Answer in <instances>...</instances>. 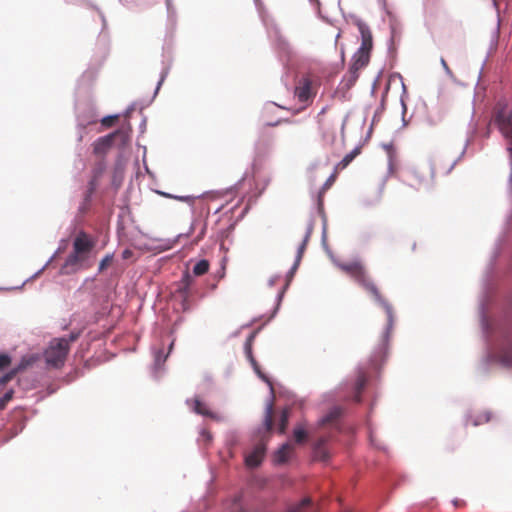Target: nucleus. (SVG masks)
I'll use <instances>...</instances> for the list:
<instances>
[{
  "instance_id": "nucleus-1",
  "label": "nucleus",
  "mask_w": 512,
  "mask_h": 512,
  "mask_svg": "<svg viewBox=\"0 0 512 512\" xmlns=\"http://www.w3.org/2000/svg\"><path fill=\"white\" fill-rule=\"evenodd\" d=\"M338 268L349 275L361 288H363L376 302L383 305L388 317V325L383 335V345L388 344L393 324L392 307L384 300L379 288L360 261L343 262L337 264Z\"/></svg>"
},
{
  "instance_id": "nucleus-2",
  "label": "nucleus",
  "mask_w": 512,
  "mask_h": 512,
  "mask_svg": "<svg viewBox=\"0 0 512 512\" xmlns=\"http://www.w3.org/2000/svg\"><path fill=\"white\" fill-rule=\"evenodd\" d=\"M358 30L361 34V45L353 55L352 64L346 75L347 86L354 85L359 77V71L368 65L370 52L373 48V37L370 28L362 21L357 22Z\"/></svg>"
},
{
  "instance_id": "nucleus-3",
  "label": "nucleus",
  "mask_w": 512,
  "mask_h": 512,
  "mask_svg": "<svg viewBox=\"0 0 512 512\" xmlns=\"http://www.w3.org/2000/svg\"><path fill=\"white\" fill-rule=\"evenodd\" d=\"M95 243L85 232H80L73 241V250L61 267L62 274H72L85 267V262Z\"/></svg>"
},
{
  "instance_id": "nucleus-4",
  "label": "nucleus",
  "mask_w": 512,
  "mask_h": 512,
  "mask_svg": "<svg viewBox=\"0 0 512 512\" xmlns=\"http://www.w3.org/2000/svg\"><path fill=\"white\" fill-rule=\"evenodd\" d=\"M492 122L508 141V151L512 155V105L499 101L493 109Z\"/></svg>"
},
{
  "instance_id": "nucleus-5",
  "label": "nucleus",
  "mask_w": 512,
  "mask_h": 512,
  "mask_svg": "<svg viewBox=\"0 0 512 512\" xmlns=\"http://www.w3.org/2000/svg\"><path fill=\"white\" fill-rule=\"evenodd\" d=\"M69 347L65 338L53 339L44 352L46 363L54 368H60L64 365Z\"/></svg>"
},
{
  "instance_id": "nucleus-6",
  "label": "nucleus",
  "mask_w": 512,
  "mask_h": 512,
  "mask_svg": "<svg viewBox=\"0 0 512 512\" xmlns=\"http://www.w3.org/2000/svg\"><path fill=\"white\" fill-rule=\"evenodd\" d=\"M319 86L320 80L318 77L310 74L305 75L298 81L294 94L301 103L312 102Z\"/></svg>"
},
{
  "instance_id": "nucleus-7",
  "label": "nucleus",
  "mask_w": 512,
  "mask_h": 512,
  "mask_svg": "<svg viewBox=\"0 0 512 512\" xmlns=\"http://www.w3.org/2000/svg\"><path fill=\"white\" fill-rule=\"evenodd\" d=\"M455 165L454 161H446L444 158L437 157L431 159L427 166L424 167V170H427L430 174V178L426 180H421V183L432 184L434 178L437 175H447L451 172Z\"/></svg>"
},
{
  "instance_id": "nucleus-8",
  "label": "nucleus",
  "mask_w": 512,
  "mask_h": 512,
  "mask_svg": "<svg viewBox=\"0 0 512 512\" xmlns=\"http://www.w3.org/2000/svg\"><path fill=\"white\" fill-rule=\"evenodd\" d=\"M116 137H122V139L124 140L126 134L121 130H117L104 137L98 138L93 144L94 153L97 155L105 154L113 145L114 139Z\"/></svg>"
},
{
  "instance_id": "nucleus-9",
  "label": "nucleus",
  "mask_w": 512,
  "mask_h": 512,
  "mask_svg": "<svg viewBox=\"0 0 512 512\" xmlns=\"http://www.w3.org/2000/svg\"><path fill=\"white\" fill-rule=\"evenodd\" d=\"M255 332H252L248 338L246 339V342H245V345H244V350H245V354H246V357L247 359L249 360V362L251 363L254 371L257 373V375L263 379L264 381L266 382H269V379L266 377V375L261 371L260 369V366L259 364L257 363L256 359L254 358L253 356V352H252V345H253V342H254V339H255Z\"/></svg>"
},
{
  "instance_id": "nucleus-10",
  "label": "nucleus",
  "mask_w": 512,
  "mask_h": 512,
  "mask_svg": "<svg viewBox=\"0 0 512 512\" xmlns=\"http://www.w3.org/2000/svg\"><path fill=\"white\" fill-rule=\"evenodd\" d=\"M266 451L265 444L259 443L255 446L253 451L249 453L245 458V463L250 468L259 466L264 458Z\"/></svg>"
},
{
  "instance_id": "nucleus-11",
  "label": "nucleus",
  "mask_w": 512,
  "mask_h": 512,
  "mask_svg": "<svg viewBox=\"0 0 512 512\" xmlns=\"http://www.w3.org/2000/svg\"><path fill=\"white\" fill-rule=\"evenodd\" d=\"M330 440V436H321L314 444V457L320 461H327L330 458V454L326 449L325 445Z\"/></svg>"
},
{
  "instance_id": "nucleus-12",
  "label": "nucleus",
  "mask_w": 512,
  "mask_h": 512,
  "mask_svg": "<svg viewBox=\"0 0 512 512\" xmlns=\"http://www.w3.org/2000/svg\"><path fill=\"white\" fill-rule=\"evenodd\" d=\"M293 452V446L290 443L283 444L275 453L274 461L277 464L286 463Z\"/></svg>"
},
{
  "instance_id": "nucleus-13",
  "label": "nucleus",
  "mask_w": 512,
  "mask_h": 512,
  "mask_svg": "<svg viewBox=\"0 0 512 512\" xmlns=\"http://www.w3.org/2000/svg\"><path fill=\"white\" fill-rule=\"evenodd\" d=\"M340 415L341 409L338 407L333 408L325 417H323L319 421V427L323 428L327 426H332L338 429L337 420L339 419Z\"/></svg>"
},
{
  "instance_id": "nucleus-14",
  "label": "nucleus",
  "mask_w": 512,
  "mask_h": 512,
  "mask_svg": "<svg viewBox=\"0 0 512 512\" xmlns=\"http://www.w3.org/2000/svg\"><path fill=\"white\" fill-rule=\"evenodd\" d=\"M190 403V401H188ZM192 409L195 413L199 415H203L212 419H218V416L213 413L204 403L201 402L200 399L194 398L191 400Z\"/></svg>"
},
{
  "instance_id": "nucleus-15",
  "label": "nucleus",
  "mask_w": 512,
  "mask_h": 512,
  "mask_svg": "<svg viewBox=\"0 0 512 512\" xmlns=\"http://www.w3.org/2000/svg\"><path fill=\"white\" fill-rule=\"evenodd\" d=\"M263 424L265 433L270 434L274 427V406L272 401L266 405Z\"/></svg>"
},
{
  "instance_id": "nucleus-16",
  "label": "nucleus",
  "mask_w": 512,
  "mask_h": 512,
  "mask_svg": "<svg viewBox=\"0 0 512 512\" xmlns=\"http://www.w3.org/2000/svg\"><path fill=\"white\" fill-rule=\"evenodd\" d=\"M360 153L359 148H355L350 153L344 156V158L336 164L335 169L336 173H339L340 171L344 170L353 160L354 158Z\"/></svg>"
},
{
  "instance_id": "nucleus-17",
  "label": "nucleus",
  "mask_w": 512,
  "mask_h": 512,
  "mask_svg": "<svg viewBox=\"0 0 512 512\" xmlns=\"http://www.w3.org/2000/svg\"><path fill=\"white\" fill-rule=\"evenodd\" d=\"M311 231H312V228L310 227L306 233V236L302 242V244L300 245L299 249H298V252H297V256H296V260H295V263L291 269V273H294L296 271V269L298 268L299 266V263L302 259V256H303V253L306 249V245H307V242H308V239L310 237V234H311Z\"/></svg>"
},
{
  "instance_id": "nucleus-18",
  "label": "nucleus",
  "mask_w": 512,
  "mask_h": 512,
  "mask_svg": "<svg viewBox=\"0 0 512 512\" xmlns=\"http://www.w3.org/2000/svg\"><path fill=\"white\" fill-rule=\"evenodd\" d=\"M293 437L297 444H302L307 440L308 433L304 424H297L295 426L293 430Z\"/></svg>"
},
{
  "instance_id": "nucleus-19",
  "label": "nucleus",
  "mask_w": 512,
  "mask_h": 512,
  "mask_svg": "<svg viewBox=\"0 0 512 512\" xmlns=\"http://www.w3.org/2000/svg\"><path fill=\"white\" fill-rule=\"evenodd\" d=\"M288 512H315L310 498H304L298 505L292 507Z\"/></svg>"
},
{
  "instance_id": "nucleus-20",
  "label": "nucleus",
  "mask_w": 512,
  "mask_h": 512,
  "mask_svg": "<svg viewBox=\"0 0 512 512\" xmlns=\"http://www.w3.org/2000/svg\"><path fill=\"white\" fill-rule=\"evenodd\" d=\"M209 267H210L209 261L206 259H202L194 265L193 274L195 276H202L208 272Z\"/></svg>"
},
{
  "instance_id": "nucleus-21",
  "label": "nucleus",
  "mask_w": 512,
  "mask_h": 512,
  "mask_svg": "<svg viewBox=\"0 0 512 512\" xmlns=\"http://www.w3.org/2000/svg\"><path fill=\"white\" fill-rule=\"evenodd\" d=\"M289 421V411L283 410L280 416V421L278 424V432L280 434H284L286 432Z\"/></svg>"
},
{
  "instance_id": "nucleus-22",
  "label": "nucleus",
  "mask_w": 512,
  "mask_h": 512,
  "mask_svg": "<svg viewBox=\"0 0 512 512\" xmlns=\"http://www.w3.org/2000/svg\"><path fill=\"white\" fill-rule=\"evenodd\" d=\"M500 358H501V362L505 366L512 367V347H510L509 349L503 351V353L501 354Z\"/></svg>"
},
{
  "instance_id": "nucleus-23",
  "label": "nucleus",
  "mask_w": 512,
  "mask_h": 512,
  "mask_svg": "<svg viewBox=\"0 0 512 512\" xmlns=\"http://www.w3.org/2000/svg\"><path fill=\"white\" fill-rule=\"evenodd\" d=\"M192 282H193L192 276L188 272H185L183 277H182L183 287L181 288V291L183 293L187 294L188 293V289L191 286Z\"/></svg>"
},
{
  "instance_id": "nucleus-24",
  "label": "nucleus",
  "mask_w": 512,
  "mask_h": 512,
  "mask_svg": "<svg viewBox=\"0 0 512 512\" xmlns=\"http://www.w3.org/2000/svg\"><path fill=\"white\" fill-rule=\"evenodd\" d=\"M113 261V254H107L101 261H100V264H99V272H103L105 269L108 268V266L111 265Z\"/></svg>"
},
{
  "instance_id": "nucleus-25",
  "label": "nucleus",
  "mask_w": 512,
  "mask_h": 512,
  "mask_svg": "<svg viewBox=\"0 0 512 512\" xmlns=\"http://www.w3.org/2000/svg\"><path fill=\"white\" fill-rule=\"evenodd\" d=\"M12 398H13V391H12V390L7 391V392L3 395V397H1V398H0V410H3V409L6 407L7 403H8L10 400H12Z\"/></svg>"
},
{
  "instance_id": "nucleus-26",
  "label": "nucleus",
  "mask_w": 512,
  "mask_h": 512,
  "mask_svg": "<svg viewBox=\"0 0 512 512\" xmlns=\"http://www.w3.org/2000/svg\"><path fill=\"white\" fill-rule=\"evenodd\" d=\"M337 175H338V173H336V169L334 168V172L329 176V178L326 180V182L324 183V185L322 187L323 192L328 190L333 185V183L335 182V180L337 178Z\"/></svg>"
},
{
  "instance_id": "nucleus-27",
  "label": "nucleus",
  "mask_w": 512,
  "mask_h": 512,
  "mask_svg": "<svg viewBox=\"0 0 512 512\" xmlns=\"http://www.w3.org/2000/svg\"><path fill=\"white\" fill-rule=\"evenodd\" d=\"M11 363V358L7 354L0 355V370L7 368Z\"/></svg>"
},
{
  "instance_id": "nucleus-28",
  "label": "nucleus",
  "mask_w": 512,
  "mask_h": 512,
  "mask_svg": "<svg viewBox=\"0 0 512 512\" xmlns=\"http://www.w3.org/2000/svg\"><path fill=\"white\" fill-rule=\"evenodd\" d=\"M118 119L117 115L114 116H106L101 120V123L103 126L110 127L112 126L115 121Z\"/></svg>"
},
{
  "instance_id": "nucleus-29",
  "label": "nucleus",
  "mask_w": 512,
  "mask_h": 512,
  "mask_svg": "<svg viewBox=\"0 0 512 512\" xmlns=\"http://www.w3.org/2000/svg\"><path fill=\"white\" fill-rule=\"evenodd\" d=\"M67 341V345L70 348V344L75 342L79 338V332H72L68 337H64Z\"/></svg>"
},
{
  "instance_id": "nucleus-30",
  "label": "nucleus",
  "mask_w": 512,
  "mask_h": 512,
  "mask_svg": "<svg viewBox=\"0 0 512 512\" xmlns=\"http://www.w3.org/2000/svg\"><path fill=\"white\" fill-rule=\"evenodd\" d=\"M166 358H167V355L164 356L163 352L161 350L156 352V354H155V361L158 365L163 363L166 360Z\"/></svg>"
},
{
  "instance_id": "nucleus-31",
  "label": "nucleus",
  "mask_w": 512,
  "mask_h": 512,
  "mask_svg": "<svg viewBox=\"0 0 512 512\" xmlns=\"http://www.w3.org/2000/svg\"><path fill=\"white\" fill-rule=\"evenodd\" d=\"M441 65L443 66L444 70L446 71V73L448 75H452V71L449 68V66H448V64H447V62H446V60L444 58H441Z\"/></svg>"
},
{
  "instance_id": "nucleus-32",
  "label": "nucleus",
  "mask_w": 512,
  "mask_h": 512,
  "mask_svg": "<svg viewBox=\"0 0 512 512\" xmlns=\"http://www.w3.org/2000/svg\"><path fill=\"white\" fill-rule=\"evenodd\" d=\"M131 255H132V251L129 249L124 250L122 253V257L124 259H128L129 257H131Z\"/></svg>"
},
{
  "instance_id": "nucleus-33",
  "label": "nucleus",
  "mask_w": 512,
  "mask_h": 512,
  "mask_svg": "<svg viewBox=\"0 0 512 512\" xmlns=\"http://www.w3.org/2000/svg\"><path fill=\"white\" fill-rule=\"evenodd\" d=\"M365 385V380L364 379H359L358 380V383H357V386H358V390H361Z\"/></svg>"
},
{
  "instance_id": "nucleus-34",
  "label": "nucleus",
  "mask_w": 512,
  "mask_h": 512,
  "mask_svg": "<svg viewBox=\"0 0 512 512\" xmlns=\"http://www.w3.org/2000/svg\"><path fill=\"white\" fill-rule=\"evenodd\" d=\"M95 186H96V185H95V182H94V181H91V182L89 183V193H90V194H91V193H93V191L95 190Z\"/></svg>"
},
{
  "instance_id": "nucleus-35",
  "label": "nucleus",
  "mask_w": 512,
  "mask_h": 512,
  "mask_svg": "<svg viewBox=\"0 0 512 512\" xmlns=\"http://www.w3.org/2000/svg\"><path fill=\"white\" fill-rule=\"evenodd\" d=\"M14 373L7 374L3 377V382L9 381L13 377Z\"/></svg>"
},
{
  "instance_id": "nucleus-36",
  "label": "nucleus",
  "mask_w": 512,
  "mask_h": 512,
  "mask_svg": "<svg viewBox=\"0 0 512 512\" xmlns=\"http://www.w3.org/2000/svg\"><path fill=\"white\" fill-rule=\"evenodd\" d=\"M175 199H179L181 201H185L188 199V197H174Z\"/></svg>"
},
{
  "instance_id": "nucleus-37",
  "label": "nucleus",
  "mask_w": 512,
  "mask_h": 512,
  "mask_svg": "<svg viewBox=\"0 0 512 512\" xmlns=\"http://www.w3.org/2000/svg\"><path fill=\"white\" fill-rule=\"evenodd\" d=\"M102 173V169H99L98 171L95 172V175H101Z\"/></svg>"
},
{
  "instance_id": "nucleus-38",
  "label": "nucleus",
  "mask_w": 512,
  "mask_h": 512,
  "mask_svg": "<svg viewBox=\"0 0 512 512\" xmlns=\"http://www.w3.org/2000/svg\"><path fill=\"white\" fill-rule=\"evenodd\" d=\"M173 344H174L173 342L170 344V347H169L170 350L173 348Z\"/></svg>"
},
{
  "instance_id": "nucleus-39",
  "label": "nucleus",
  "mask_w": 512,
  "mask_h": 512,
  "mask_svg": "<svg viewBox=\"0 0 512 512\" xmlns=\"http://www.w3.org/2000/svg\"><path fill=\"white\" fill-rule=\"evenodd\" d=\"M164 195H165L166 197H170V198H172V196H171V195H169V194H164Z\"/></svg>"
}]
</instances>
